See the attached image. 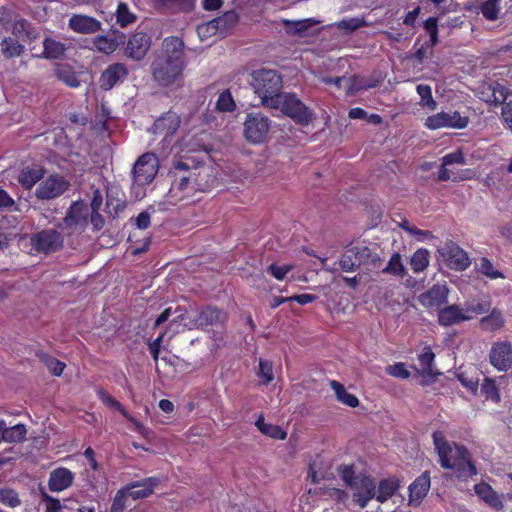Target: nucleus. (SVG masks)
<instances>
[{
	"label": "nucleus",
	"mask_w": 512,
	"mask_h": 512,
	"mask_svg": "<svg viewBox=\"0 0 512 512\" xmlns=\"http://www.w3.org/2000/svg\"><path fill=\"white\" fill-rule=\"evenodd\" d=\"M125 34L118 30H114L111 35H101L94 39L95 48L102 53L111 54L125 43Z\"/></svg>",
	"instance_id": "obj_21"
},
{
	"label": "nucleus",
	"mask_w": 512,
	"mask_h": 512,
	"mask_svg": "<svg viewBox=\"0 0 512 512\" xmlns=\"http://www.w3.org/2000/svg\"><path fill=\"white\" fill-rule=\"evenodd\" d=\"M262 434L276 440L287 438V432L282 427L270 423L267 424L266 429H262Z\"/></svg>",
	"instance_id": "obj_58"
},
{
	"label": "nucleus",
	"mask_w": 512,
	"mask_h": 512,
	"mask_svg": "<svg viewBox=\"0 0 512 512\" xmlns=\"http://www.w3.org/2000/svg\"><path fill=\"white\" fill-rule=\"evenodd\" d=\"M449 290L446 285H433L419 296V302L425 308L438 309L447 302Z\"/></svg>",
	"instance_id": "obj_15"
},
{
	"label": "nucleus",
	"mask_w": 512,
	"mask_h": 512,
	"mask_svg": "<svg viewBox=\"0 0 512 512\" xmlns=\"http://www.w3.org/2000/svg\"><path fill=\"white\" fill-rule=\"evenodd\" d=\"M88 208L83 202H73L66 213V225L82 224L87 221Z\"/></svg>",
	"instance_id": "obj_29"
},
{
	"label": "nucleus",
	"mask_w": 512,
	"mask_h": 512,
	"mask_svg": "<svg viewBox=\"0 0 512 512\" xmlns=\"http://www.w3.org/2000/svg\"><path fill=\"white\" fill-rule=\"evenodd\" d=\"M0 501L9 507H17L21 503L17 492L9 488L0 489Z\"/></svg>",
	"instance_id": "obj_51"
},
{
	"label": "nucleus",
	"mask_w": 512,
	"mask_h": 512,
	"mask_svg": "<svg viewBox=\"0 0 512 512\" xmlns=\"http://www.w3.org/2000/svg\"><path fill=\"white\" fill-rule=\"evenodd\" d=\"M330 385L339 402L351 408H355L359 405L358 398L354 394L348 393L341 383L336 380H332Z\"/></svg>",
	"instance_id": "obj_30"
},
{
	"label": "nucleus",
	"mask_w": 512,
	"mask_h": 512,
	"mask_svg": "<svg viewBox=\"0 0 512 512\" xmlns=\"http://www.w3.org/2000/svg\"><path fill=\"white\" fill-rule=\"evenodd\" d=\"M474 490L476 495L490 507L496 510H501L504 507L501 497L490 484L480 482L474 486Z\"/></svg>",
	"instance_id": "obj_23"
},
{
	"label": "nucleus",
	"mask_w": 512,
	"mask_h": 512,
	"mask_svg": "<svg viewBox=\"0 0 512 512\" xmlns=\"http://www.w3.org/2000/svg\"><path fill=\"white\" fill-rule=\"evenodd\" d=\"M26 433L27 430L23 424H16L8 427L5 423L3 441L7 443L21 442L25 439Z\"/></svg>",
	"instance_id": "obj_35"
},
{
	"label": "nucleus",
	"mask_w": 512,
	"mask_h": 512,
	"mask_svg": "<svg viewBox=\"0 0 512 512\" xmlns=\"http://www.w3.org/2000/svg\"><path fill=\"white\" fill-rule=\"evenodd\" d=\"M129 75V70L124 63H113L101 73L99 86L104 91H109L116 85L124 82Z\"/></svg>",
	"instance_id": "obj_14"
},
{
	"label": "nucleus",
	"mask_w": 512,
	"mask_h": 512,
	"mask_svg": "<svg viewBox=\"0 0 512 512\" xmlns=\"http://www.w3.org/2000/svg\"><path fill=\"white\" fill-rule=\"evenodd\" d=\"M350 488L353 490V501L362 509L376 496V483L365 474H359Z\"/></svg>",
	"instance_id": "obj_10"
},
{
	"label": "nucleus",
	"mask_w": 512,
	"mask_h": 512,
	"mask_svg": "<svg viewBox=\"0 0 512 512\" xmlns=\"http://www.w3.org/2000/svg\"><path fill=\"white\" fill-rule=\"evenodd\" d=\"M441 162H443L444 166H449L453 164L464 165L466 164V159L462 150L458 149L454 152L444 155L441 158Z\"/></svg>",
	"instance_id": "obj_57"
},
{
	"label": "nucleus",
	"mask_w": 512,
	"mask_h": 512,
	"mask_svg": "<svg viewBox=\"0 0 512 512\" xmlns=\"http://www.w3.org/2000/svg\"><path fill=\"white\" fill-rule=\"evenodd\" d=\"M171 44L173 49L167 44L165 51L157 56L151 65L153 79L163 87H168L180 79L185 67L183 41L173 38Z\"/></svg>",
	"instance_id": "obj_2"
},
{
	"label": "nucleus",
	"mask_w": 512,
	"mask_h": 512,
	"mask_svg": "<svg viewBox=\"0 0 512 512\" xmlns=\"http://www.w3.org/2000/svg\"><path fill=\"white\" fill-rule=\"evenodd\" d=\"M466 312H471L476 315L488 313L491 310V301L489 299L486 300H479V301H473V302H467L465 304Z\"/></svg>",
	"instance_id": "obj_48"
},
{
	"label": "nucleus",
	"mask_w": 512,
	"mask_h": 512,
	"mask_svg": "<svg viewBox=\"0 0 512 512\" xmlns=\"http://www.w3.org/2000/svg\"><path fill=\"white\" fill-rule=\"evenodd\" d=\"M151 224V217L147 211L139 213L135 219V225L138 229H147Z\"/></svg>",
	"instance_id": "obj_63"
},
{
	"label": "nucleus",
	"mask_w": 512,
	"mask_h": 512,
	"mask_svg": "<svg viewBox=\"0 0 512 512\" xmlns=\"http://www.w3.org/2000/svg\"><path fill=\"white\" fill-rule=\"evenodd\" d=\"M429 251L425 248L417 249L410 258V266L414 273L423 272L429 265Z\"/></svg>",
	"instance_id": "obj_31"
},
{
	"label": "nucleus",
	"mask_w": 512,
	"mask_h": 512,
	"mask_svg": "<svg viewBox=\"0 0 512 512\" xmlns=\"http://www.w3.org/2000/svg\"><path fill=\"white\" fill-rule=\"evenodd\" d=\"M116 23L121 27L125 28L136 22L137 16L130 11L128 5L124 2H119L116 13Z\"/></svg>",
	"instance_id": "obj_32"
},
{
	"label": "nucleus",
	"mask_w": 512,
	"mask_h": 512,
	"mask_svg": "<svg viewBox=\"0 0 512 512\" xmlns=\"http://www.w3.org/2000/svg\"><path fill=\"white\" fill-rule=\"evenodd\" d=\"M225 314L221 309L207 306L203 308L196 317V323L199 327L213 326L223 322Z\"/></svg>",
	"instance_id": "obj_26"
},
{
	"label": "nucleus",
	"mask_w": 512,
	"mask_h": 512,
	"mask_svg": "<svg viewBox=\"0 0 512 512\" xmlns=\"http://www.w3.org/2000/svg\"><path fill=\"white\" fill-rule=\"evenodd\" d=\"M383 273L390 274L393 276L403 277L406 274L405 267L403 265L401 256L395 252L391 255L386 267L382 270Z\"/></svg>",
	"instance_id": "obj_38"
},
{
	"label": "nucleus",
	"mask_w": 512,
	"mask_h": 512,
	"mask_svg": "<svg viewBox=\"0 0 512 512\" xmlns=\"http://www.w3.org/2000/svg\"><path fill=\"white\" fill-rule=\"evenodd\" d=\"M63 191L64 182L55 176H50L47 180L39 184L35 195L39 199H52L61 195Z\"/></svg>",
	"instance_id": "obj_22"
},
{
	"label": "nucleus",
	"mask_w": 512,
	"mask_h": 512,
	"mask_svg": "<svg viewBox=\"0 0 512 512\" xmlns=\"http://www.w3.org/2000/svg\"><path fill=\"white\" fill-rule=\"evenodd\" d=\"M235 107L236 105L230 91L225 90L221 92L217 99L216 108L222 112H232Z\"/></svg>",
	"instance_id": "obj_46"
},
{
	"label": "nucleus",
	"mask_w": 512,
	"mask_h": 512,
	"mask_svg": "<svg viewBox=\"0 0 512 512\" xmlns=\"http://www.w3.org/2000/svg\"><path fill=\"white\" fill-rule=\"evenodd\" d=\"M293 269V265L285 264L282 266H279L275 263L270 264L267 267V272L271 274L275 279L281 281L283 280L287 273L290 272Z\"/></svg>",
	"instance_id": "obj_56"
},
{
	"label": "nucleus",
	"mask_w": 512,
	"mask_h": 512,
	"mask_svg": "<svg viewBox=\"0 0 512 512\" xmlns=\"http://www.w3.org/2000/svg\"><path fill=\"white\" fill-rule=\"evenodd\" d=\"M480 328L485 332H497L505 326L503 312L499 308H492L488 315L483 316L480 321Z\"/></svg>",
	"instance_id": "obj_24"
},
{
	"label": "nucleus",
	"mask_w": 512,
	"mask_h": 512,
	"mask_svg": "<svg viewBox=\"0 0 512 512\" xmlns=\"http://www.w3.org/2000/svg\"><path fill=\"white\" fill-rule=\"evenodd\" d=\"M339 266L341 270L345 272L355 271L359 267L357 260H355L353 256V251L350 248H348L341 256Z\"/></svg>",
	"instance_id": "obj_47"
},
{
	"label": "nucleus",
	"mask_w": 512,
	"mask_h": 512,
	"mask_svg": "<svg viewBox=\"0 0 512 512\" xmlns=\"http://www.w3.org/2000/svg\"><path fill=\"white\" fill-rule=\"evenodd\" d=\"M500 1L501 0H487L481 4L480 11L485 19L490 21L498 19L500 12Z\"/></svg>",
	"instance_id": "obj_42"
},
{
	"label": "nucleus",
	"mask_w": 512,
	"mask_h": 512,
	"mask_svg": "<svg viewBox=\"0 0 512 512\" xmlns=\"http://www.w3.org/2000/svg\"><path fill=\"white\" fill-rule=\"evenodd\" d=\"M366 25L367 22L363 17L343 18L336 23V27L339 30H343L347 33H351L359 28L365 27Z\"/></svg>",
	"instance_id": "obj_40"
},
{
	"label": "nucleus",
	"mask_w": 512,
	"mask_h": 512,
	"mask_svg": "<svg viewBox=\"0 0 512 512\" xmlns=\"http://www.w3.org/2000/svg\"><path fill=\"white\" fill-rule=\"evenodd\" d=\"M471 317L466 315L460 306L452 304L438 311V322L441 326H451L470 320Z\"/></svg>",
	"instance_id": "obj_19"
},
{
	"label": "nucleus",
	"mask_w": 512,
	"mask_h": 512,
	"mask_svg": "<svg viewBox=\"0 0 512 512\" xmlns=\"http://www.w3.org/2000/svg\"><path fill=\"white\" fill-rule=\"evenodd\" d=\"M151 44L152 38L148 33L135 31L129 36L124 53L128 58L140 61L147 55Z\"/></svg>",
	"instance_id": "obj_11"
},
{
	"label": "nucleus",
	"mask_w": 512,
	"mask_h": 512,
	"mask_svg": "<svg viewBox=\"0 0 512 512\" xmlns=\"http://www.w3.org/2000/svg\"><path fill=\"white\" fill-rule=\"evenodd\" d=\"M180 124V116L176 112L167 111L155 120L153 125L154 133L163 135L165 138L170 137L176 133Z\"/></svg>",
	"instance_id": "obj_17"
},
{
	"label": "nucleus",
	"mask_w": 512,
	"mask_h": 512,
	"mask_svg": "<svg viewBox=\"0 0 512 512\" xmlns=\"http://www.w3.org/2000/svg\"><path fill=\"white\" fill-rule=\"evenodd\" d=\"M319 23L318 20L313 18H305L301 20H289L283 19L282 24L285 27V31L290 36H298L302 37L307 34V31L317 25Z\"/></svg>",
	"instance_id": "obj_25"
},
{
	"label": "nucleus",
	"mask_w": 512,
	"mask_h": 512,
	"mask_svg": "<svg viewBox=\"0 0 512 512\" xmlns=\"http://www.w3.org/2000/svg\"><path fill=\"white\" fill-rule=\"evenodd\" d=\"M159 170V160L155 153L146 152L138 157L132 169L134 184L146 186L156 177Z\"/></svg>",
	"instance_id": "obj_8"
},
{
	"label": "nucleus",
	"mask_w": 512,
	"mask_h": 512,
	"mask_svg": "<svg viewBox=\"0 0 512 512\" xmlns=\"http://www.w3.org/2000/svg\"><path fill=\"white\" fill-rule=\"evenodd\" d=\"M386 372L393 377L400 379H408L410 377V372L406 369L404 363H395L393 365H389L386 368Z\"/></svg>",
	"instance_id": "obj_59"
},
{
	"label": "nucleus",
	"mask_w": 512,
	"mask_h": 512,
	"mask_svg": "<svg viewBox=\"0 0 512 512\" xmlns=\"http://www.w3.org/2000/svg\"><path fill=\"white\" fill-rule=\"evenodd\" d=\"M30 242L36 252L47 254L58 249L63 238L55 229H46L32 235Z\"/></svg>",
	"instance_id": "obj_12"
},
{
	"label": "nucleus",
	"mask_w": 512,
	"mask_h": 512,
	"mask_svg": "<svg viewBox=\"0 0 512 512\" xmlns=\"http://www.w3.org/2000/svg\"><path fill=\"white\" fill-rule=\"evenodd\" d=\"M0 51L5 59L10 60L21 56L25 47L16 38L6 36L0 42Z\"/></svg>",
	"instance_id": "obj_28"
},
{
	"label": "nucleus",
	"mask_w": 512,
	"mask_h": 512,
	"mask_svg": "<svg viewBox=\"0 0 512 512\" xmlns=\"http://www.w3.org/2000/svg\"><path fill=\"white\" fill-rule=\"evenodd\" d=\"M258 376L263 379L264 384H269L274 379L273 365L272 362L264 359L259 360V371Z\"/></svg>",
	"instance_id": "obj_50"
},
{
	"label": "nucleus",
	"mask_w": 512,
	"mask_h": 512,
	"mask_svg": "<svg viewBox=\"0 0 512 512\" xmlns=\"http://www.w3.org/2000/svg\"><path fill=\"white\" fill-rule=\"evenodd\" d=\"M416 90L420 96L421 104L428 107L430 110H434L436 108V102L433 99L431 87L426 84H419Z\"/></svg>",
	"instance_id": "obj_44"
},
{
	"label": "nucleus",
	"mask_w": 512,
	"mask_h": 512,
	"mask_svg": "<svg viewBox=\"0 0 512 512\" xmlns=\"http://www.w3.org/2000/svg\"><path fill=\"white\" fill-rule=\"evenodd\" d=\"M434 359L435 354L433 353L432 349L430 347H425L418 357L419 364L424 373L428 375L432 374V364Z\"/></svg>",
	"instance_id": "obj_45"
},
{
	"label": "nucleus",
	"mask_w": 512,
	"mask_h": 512,
	"mask_svg": "<svg viewBox=\"0 0 512 512\" xmlns=\"http://www.w3.org/2000/svg\"><path fill=\"white\" fill-rule=\"evenodd\" d=\"M283 114L291 118L296 124L307 126L313 117V112L295 94L284 93L279 99L277 107Z\"/></svg>",
	"instance_id": "obj_6"
},
{
	"label": "nucleus",
	"mask_w": 512,
	"mask_h": 512,
	"mask_svg": "<svg viewBox=\"0 0 512 512\" xmlns=\"http://www.w3.org/2000/svg\"><path fill=\"white\" fill-rule=\"evenodd\" d=\"M13 22V13L12 11L7 8V7H0V26L5 29V30H8V27L12 24Z\"/></svg>",
	"instance_id": "obj_61"
},
{
	"label": "nucleus",
	"mask_w": 512,
	"mask_h": 512,
	"mask_svg": "<svg viewBox=\"0 0 512 512\" xmlns=\"http://www.w3.org/2000/svg\"><path fill=\"white\" fill-rule=\"evenodd\" d=\"M252 88L266 107H277L283 88V80L275 70L259 69L252 73Z\"/></svg>",
	"instance_id": "obj_3"
},
{
	"label": "nucleus",
	"mask_w": 512,
	"mask_h": 512,
	"mask_svg": "<svg viewBox=\"0 0 512 512\" xmlns=\"http://www.w3.org/2000/svg\"><path fill=\"white\" fill-rule=\"evenodd\" d=\"M338 473L348 487L353 485L358 476L355 474L354 465H341L338 468Z\"/></svg>",
	"instance_id": "obj_55"
},
{
	"label": "nucleus",
	"mask_w": 512,
	"mask_h": 512,
	"mask_svg": "<svg viewBox=\"0 0 512 512\" xmlns=\"http://www.w3.org/2000/svg\"><path fill=\"white\" fill-rule=\"evenodd\" d=\"M432 439L443 469L452 470L458 479L465 481L477 475L478 470L465 446L449 442L438 430L433 432Z\"/></svg>",
	"instance_id": "obj_1"
},
{
	"label": "nucleus",
	"mask_w": 512,
	"mask_h": 512,
	"mask_svg": "<svg viewBox=\"0 0 512 512\" xmlns=\"http://www.w3.org/2000/svg\"><path fill=\"white\" fill-rule=\"evenodd\" d=\"M71 30L79 34H94L101 30L102 23L92 16L73 14L68 21Z\"/></svg>",
	"instance_id": "obj_16"
},
{
	"label": "nucleus",
	"mask_w": 512,
	"mask_h": 512,
	"mask_svg": "<svg viewBox=\"0 0 512 512\" xmlns=\"http://www.w3.org/2000/svg\"><path fill=\"white\" fill-rule=\"evenodd\" d=\"M42 498L46 504V512H58L61 509L60 501L49 496L46 492H42Z\"/></svg>",
	"instance_id": "obj_62"
},
{
	"label": "nucleus",
	"mask_w": 512,
	"mask_h": 512,
	"mask_svg": "<svg viewBox=\"0 0 512 512\" xmlns=\"http://www.w3.org/2000/svg\"><path fill=\"white\" fill-rule=\"evenodd\" d=\"M271 120L261 112H250L243 123L244 138L251 144L264 143L268 137Z\"/></svg>",
	"instance_id": "obj_7"
},
{
	"label": "nucleus",
	"mask_w": 512,
	"mask_h": 512,
	"mask_svg": "<svg viewBox=\"0 0 512 512\" xmlns=\"http://www.w3.org/2000/svg\"><path fill=\"white\" fill-rule=\"evenodd\" d=\"M90 222L94 231H99L104 227L105 220L99 211H91Z\"/></svg>",
	"instance_id": "obj_64"
},
{
	"label": "nucleus",
	"mask_w": 512,
	"mask_h": 512,
	"mask_svg": "<svg viewBox=\"0 0 512 512\" xmlns=\"http://www.w3.org/2000/svg\"><path fill=\"white\" fill-rule=\"evenodd\" d=\"M350 249L353 251V256L359 266L366 264L374 265L379 260V257L372 253L371 249L367 246H354L350 247Z\"/></svg>",
	"instance_id": "obj_34"
},
{
	"label": "nucleus",
	"mask_w": 512,
	"mask_h": 512,
	"mask_svg": "<svg viewBox=\"0 0 512 512\" xmlns=\"http://www.w3.org/2000/svg\"><path fill=\"white\" fill-rule=\"evenodd\" d=\"M42 178V171L37 168L25 169L19 175L18 181L25 189H30Z\"/></svg>",
	"instance_id": "obj_39"
},
{
	"label": "nucleus",
	"mask_w": 512,
	"mask_h": 512,
	"mask_svg": "<svg viewBox=\"0 0 512 512\" xmlns=\"http://www.w3.org/2000/svg\"><path fill=\"white\" fill-rule=\"evenodd\" d=\"M449 128L463 129L468 123L469 119L466 116H462L458 111L449 112Z\"/></svg>",
	"instance_id": "obj_60"
},
{
	"label": "nucleus",
	"mask_w": 512,
	"mask_h": 512,
	"mask_svg": "<svg viewBox=\"0 0 512 512\" xmlns=\"http://www.w3.org/2000/svg\"><path fill=\"white\" fill-rule=\"evenodd\" d=\"M489 359L491 365L498 371L506 372L512 366V345L508 341L493 343Z\"/></svg>",
	"instance_id": "obj_13"
},
{
	"label": "nucleus",
	"mask_w": 512,
	"mask_h": 512,
	"mask_svg": "<svg viewBox=\"0 0 512 512\" xmlns=\"http://www.w3.org/2000/svg\"><path fill=\"white\" fill-rule=\"evenodd\" d=\"M449 112H439L431 115L426 119L425 126L430 130H437L440 128H449Z\"/></svg>",
	"instance_id": "obj_41"
},
{
	"label": "nucleus",
	"mask_w": 512,
	"mask_h": 512,
	"mask_svg": "<svg viewBox=\"0 0 512 512\" xmlns=\"http://www.w3.org/2000/svg\"><path fill=\"white\" fill-rule=\"evenodd\" d=\"M40 357L53 375L60 376L62 374L64 363L47 354H41Z\"/></svg>",
	"instance_id": "obj_52"
},
{
	"label": "nucleus",
	"mask_w": 512,
	"mask_h": 512,
	"mask_svg": "<svg viewBox=\"0 0 512 512\" xmlns=\"http://www.w3.org/2000/svg\"><path fill=\"white\" fill-rule=\"evenodd\" d=\"M168 175L171 178V186L167 193L169 203L176 205L194 192L195 172L185 161H174Z\"/></svg>",
	"instance_id": "obj_4"
},
{
	"label": "nucleus",
	"mask_w": 512,
	"mask_h": 512,
	"mask_svg": "<svg viewBox=\"0 0 512 512\" xmlns=\"http://www.w3.org/2000/svg\"><path fill=\"white\" fill-rule=\"evenodd\" d=\"M96 395L98 399L107 407L119 411L123 417H128V411L122 406V404L111 396L104 388L98 387L96 389Z\"/></svg>",
	"instance_id": "obj_37"
},
{
	"label": "nucleus",
	"mask_w": 512,
	"mask_h": 512,
	"mask_svg": "<svg viewBox=\"0 0 512 512\" xmlns=\"http://www.w3.org/2000/svg\"><path fill=\"white\" fill-rule=\"evenodd\" d=\"M49 488L52 491H62L64 490V468L59 467L54 470L49 479Z\"/></svg>",
	"instance_id": "obj_49"
},
{
	"label": "nucleus",
	"mask_w": 512,
	"mask_h": 512,
	"mask_svg": "<svg viewBox=\"0 0 512 512\" xmlns=\"http://www.w3.org/2000/svg\"><path fill=\"white\" fill-rule=\"evenodd\" d=\"M479 271L490 279L504 278V274L495 269L493 263L487 258L482 257L479 262Z\"/></svg>",
	"instance_id": "obj_43"
},
{
	"label": "nucleus",
	"mask_w": 512,
	"mask_h": 512,
	"mask_svg": "<svg viewBox=\"0 0 512 512\" xmlns=\"http://www.w3.org/2000/svg\"><path fill=\"white\" fill-rule=\"evenodd\" d=\"M400 487L399 480L395 477L381 479L376 485V496L378 502L384 503L393 497Z\"/></svg>",
	"instance_id": "obj_27"
},
{
	"label": "nucleus",
	"mask_w": 512,
	"mask_h": 512,
	"mask_svg": "<svg viewBox=\"0 0 512 512\" xmlns=\"http://www.w3.org/2000/svg\"><path fill=\"white\" fill-rule=\"evenodd\" d=\"M12 34L15 37H19L22 34H25L26 38L29 40H34L38 37V32L32 26V24L26 19L16 20L12 25Z\"/></svg>",
	"instance_id": "obj_33"
},
{
	"label": "nucleus",
	"mask_w": 512,
	"mask_h": 512,
	"mask_svg": "<svg viewBox=\"0 0 512 512\" xmlns=\"http://www.w3.org/2000/svg\"><path fill=\"white\" fill-rule=\"evenodd\" d=\"M127 497V489L124 487L119 489L113 499L110 512H123L126 507Z\"/></svg>",
	"instance_id": "obj_53"
},
{
	"label": "nucleus",
	"mask_w": 512,
	"mask_h": 512,
	"mask_svg": "<svg viewBox=\"0 0 512 512\" xmlns=\"http://www.w3.org/2000/svg\"><path fill=\"white\" fill-rule=\"evenodd\" d=\"M159 482L158 477H147L140 481L131 482L124 488L127 489L128 496L134 500H138L150 496Z\"/></svg>",
	"instance_id": "obj_18"
},
{
	"label": "nucleus",
	"mask_w": 512,
	"mask_h": 512,
	"mask_svg": "<svg viewBox=\"0 0 512 512\" xmlns=\"http://www.w3.org/2000/svg\"><path fill=\"white\" fill-rule=\"evenodd\" d=\"M438 252L451 270L464 271L471 265L468 253L453 241L446 242Z\"/></svg>",
	"instance_id": "obj_9"
},
{
	"label": "nucleus",
	"mask_w": 512,
	"mask_h": 512,
	"mask_svg": "<svg viewBox=\"0 0 512 512\" xmlns=\"http://www.w3.org/2000/svg\"><path fill=\"white\" fill-rule=\"evenodd\" d=\"M431 485L430 472L425 471L409 486V502L419 504L427 495Z\"/></svg>",
	"instance_id": "obj_20"
},
{
	"label": "nucleus",
	"mask_w": 512,
	"mask_h": 512,
	"mask_svg": "<svg viewBox=\"0 0 512 512\" xmlns=\"http://www.w3.org/2000/svg\"><path fill=\"white\" fill-rule=\"evenodd\" d=\"M43 57L46 59H60L64 56V44L51 38H46L43 42Z\"/></svg>",
	"instance_id": "obj_36"
},
{
	"label": "nucleus",
	"mask_w": 512,
	"mask_h": 512,
	"mask_svg": "<svg viewBox=\"0 0 512 512\" xmlns=\"http://www.w3.org/2000/svg\"><path fill=\"white\" fill-rule=\"evenodd\" d=\"M480 99L493 106L502 104L503 124L512 131V93L508 88L496 81L483 84L480 90Z\"/></svg>",
	"instance_id": "obj_5"
},
{
	"label": "nucleus",
	"mask_w": 512,
	"mask_h": 512,
	"mask_svg": "<svg viewBox=\"0 0 512 512\" xmlns=\"http://www.w3.org/2000/svg\"><path fill=\"white\" fill-rule=\"evenodd\" d=\"M482 392L485 394L487 399H491L494 402L500 401V395L495 382L491 379H485L481 387Z\"/></svg>",
	"instance_id": "obj_54"
}]
</instances>
